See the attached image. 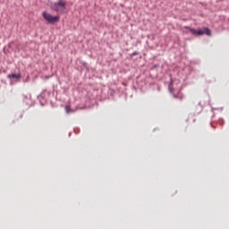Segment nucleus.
Segmentation results:
<instances>
[{"instance_id":"f257e3e1","label":"nucleus","mask_w":229,"mask_h":229,"mask_svg":"<svg viewBox=\"0 0 229 229\" xmlns=\"http://www.w3.org/2000/svg\"><path fill=\"white\" fill-rule=\"evenodd\" d=\"M65 6H67V4L60 0L59 2L52 4V10H55V12H58V13H62V12L65 11Z\"/></svg>"},{"instance_id":"f03ea898","label":"nucleus","mask_w":229,"mask_h":229,"mask_svg":"<svg viewBox=\"0 0 229 229\" xmlns=\"http://www.w3.org/2000/svg\"><path fill=\"white\" fill-rule=\"evenodd\" d=\"M43 17L45 21H47L49 24H55V22H58L60 21V16H53L51 13L43 12Z\"/></svg>"},{"instance_id":"7ed1b4c3","label":"nucleus","mask_w":229,"mask_h":229,"mask_svg":"<svg viewBox=\"0 0 229 229\" xmlns=\"http://www.w3.org/2000/svg\"><path fill=\"white\" fill-rule=\"evenodd\" d=\"M186 30H190L191 33H192L193 35H208V37H210L211 32L208 30V28H204L199 30H196L194 29H191L189 27H185Z\"/></svg>"},{"instance_id":"20e7f679","label":"nucleus","mask_w":229,"mask_h":229,"mask_svg":"<svg viewBox=\"0 0 229 229\" xmlns=\"http://www.w3.org/2000/svg\"><path fill=\"white\" fill-rule=\"evenodd\" d=\"M9 78H13L14 80H20L21 78V73L15 74L12 73L11 75L8 76Z\"/></svg>"},{"instance_id":"39448f33","label":"nucleus","mask_w":229,"mask_h":229,"mask_svg":"<svg viewBox=\"0 0 229 229\" xmlns=\"http://www.w3.org/2000/svg\"><path fill=\"white\" fill-rule=\"evenodd\" d=\"M168 89H169L171 94H173V92L174 91V89H173V81H171V82H170V84L168 86Z\"/></svg>"},{"instance_id":"423d86ee","label":"nucleus","mask_w":229,"mask_h":229,"mask_svg":"<svg viewBox=\"0 0 229 229\" xmlns=\"http://www.w3.org/2000/svg\"><path fill=\"white\" fill-rule=\"evenodd\" d=\"M65 111L67 112V114H72V112H74L73 110H71V106H65Z\"/></svg>"},{"instance_id":"0eeeda50","label":"nucleus","mask_w":229,"mask_h":229,"mask_svg":"<svg viewBox=\"0 0 229 229\" xmlns=\"http://www.w3.org/2000/svg\"><path fill=\"white\" fill-rule=\"evenodd\" d=\"M137 55V53H133V55Z\"/></svg>"}]
</instances>
